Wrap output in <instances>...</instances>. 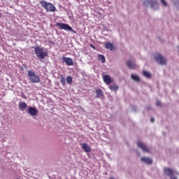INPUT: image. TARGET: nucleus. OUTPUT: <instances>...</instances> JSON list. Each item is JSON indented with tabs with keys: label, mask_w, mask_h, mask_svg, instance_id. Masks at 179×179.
Returning <instances> with one entry per match:
<instances>
[{
	"label": "nucleus",
	"mask_w": 179,
	"mask_h": 179,
	"mask_svg": "<svg viewBox=\"0 0 179 179\" xmlns=\"http://www.w3.org/2000/svg\"><path fill=\"white\" fill-rule=\"evenodd\" d=\"M42 8H44L46 12H57V8L52 3L47 2L44 0L39 1Z\"/></svg>",
	"instance_id": "obj_2"
},
{
	"label": "nucleus",
	"mask_w": 179,
	"mask_h": 179,
	"mask_svg": "<svg viewBox=\"0 0 179 179\" xmlns=\"http://www.w3.org/2000/svg\"><path fill=\"white\" fill-rule=\"evenodd\" d=\"M19 108H20V110H24V108H27V103H26V102H20Z\"/></svg>",
	"instance_id": "obj_16"
},
{
	"label": "nucleus",
	"mask_w": 179,
	"mask_h": 179,
	"mask_svg": "<svg viewBox=\"0 0 179 179\" xmlns=\"http://www.w3.org/2000/svg\"><path fill=\"white\" fill-rule=\"evenodd\" d=\"M82 148L85 152H86V153L90 152L91 149H90V146H89V144L83 143Z\"/></svg>",
	"instance_id": "obj_13"
},
{
	"label": "nucleus",
	"mask_w": 179,
	"mask_h": 179,
	"mask_svg": "<svg viewBox=\"0 0 179 179\" xmlns=\"http://www.w3.org/2000/svg\"><path fill=\"white\" fill-rule=\"evenodd\" d=\"M34 53L39 59H44L45 57H48V51L45 50L44 48H41L40 46L35 48Z\"/></svg>",
	"instance_id": "obj_1"
},
{
	"label": "nucleus",
	"mask_w": 179,
	"mask_h": 179,
	"mask_svg": "<svg viewBox=\"0 0 179 179\" xmlns=\"http://www.w3.org/2000/svg\"><path fill=\"white\" fill-rule=\"evenodd\" d=\"M66 82L69 85H71V83H72V77L68 76L66 78Z\"/></svg>",
	"instance_id": "obj_22"
},
{
	"label": "nucleus",
	"mask_w": 179,
	"mask_h": 179,
	"mask_svg": "<svg viewBox=\"0 0 179 179\" xmlns=\"http://www.w3.org/2000/svg\"><path fill=\"white\" fill-rule=\"evenodd\" d=\"M131 78L135 82H137V83L141 82V78H139V77L135 74H131Z\"/></svg>",
	"instance_id": "obj_17"
},
{
	"label": "nucleus",
	"mask_w": 179,
	"mask_h": 179,
	"mask_svg": "<svg viewBox=\"0 0 179 179\" xmlns=\"http://www.w3.org/2000/svg\"><path fill=\"white\" fill-rule=\"evenodd\" d=\"M90 47H91V48H93V50H96V47H94L93 44H90Z\"/></svg>",
	"instance_id": "obj_26"
},
{
	"label": "nucleus",
	"mask_w": 179,
	"mask_h": 179,
	"mask_svg": "<svg viewBox=\"0 0 179 179\" xmlns=\"http://www.w3.org/2000/svg\"><path fill=\"white\" fill-rule=\"evenodd\" d=\"M113 50H114V47H113Z\"/></svg>",
	"instance_id": "obj_33"
},
{
	"label": "nucleus",
	"mask_w": 179,
	"mask_h": 179,
	"mask_svg": "<svg viewBox=\"0 0 179 179\" xmlns=\"http://www.w3.org/2000/svg\"><path fill=\"white\" fill-rule=\"evenodd\" d=\"M110 179H113V178H110Z\"/></svg>",
	"instance_id": "obj_32"
},
{
	"label": "nucleus",
	"mask_w": 179,
	"mask_h": 179,
	"mask_svg": "<svg viewBox=\"0 0 179 179\" xmlns=\"http://www.w3.org/2000/svg\"><path fill=\"white\" fill-rule=\"evenodd\" d=\"M150 121H151V122H155V119L153 117H152Z\"/></svg>",
	"instance_id": "obj_27"
},
{
	"label": "nucleus",
	"mask_w": 179,
	"mask_h": 179,
	"mask_svg": "<svg viewBox=\"0 0 179 179\" xmlns=\"http://www.w3.org/2000/svg\"><path fill=\"white\" fill-rule=\"evenodd\" d=\"M148 3L150 4L151 8H155V6H156V5H157V2L156 1H153V0H146Z\"/></svg>",
	"instance_id": "obj_20"
},
{
	"label": "nucleus",
	"mask_w": 179,
	"mask_h": 179,
	"mask_svg": "<svg viewBox=\"0 0 179 179\" xmlns=\"http://www.w3.org/2000/svg\"><path fill=\"white\" fill-rule=\"evenodd\" d=\"M155 59L156 62H157V64H159L160 65H166V64H167V60L166 59V58H164L163 56H162V55L157 53L155 56Z\"/></svg>",
	"instance_id": "obj_5"
},
{
	"label": "nucleus",
	"mask_w": 179,
	"mask_h": 179,
	"mask_svg": "<svg viewBox=\"0 0 179 179\" xmlns=\"http://www.w3.org/2000/svg\"><path fill=\"white\" fill-rule=\"evenodd\" d=\"M141 162H143V163H146L147 164H152V159L145 157L141 158Z\"/></svg>",
	"instance_id": "obj_14"
},
{
	"label": "nucleus",
	"mask_w": 179,
	"mask_h": 179,
	"mask_svg": "<svg viewBox=\"0 0 179 179\" xmlns=\"http://www.w3.org/2000/svg\"><path fill=\"white\" fill-rule=\"evenodd\" d=\"M109 87H110V90H113V86H110Z\"/></svg>",
	"instance_id": "obj_29"
},
{
	"label": "nucleus",
	"mask_w": 179,
	"mask_h": 179,
	"mask_svg": "<svg viewBox=\"0 0 179 179\" xmlns=\"http://www.w3.org/2000/svg\"><path fill=\"white\" fill-rule=\"evenodd\" d=\"M103 80L106 85H110L113 82V80L111 79V77L108 75H105L102 76Z\"/></svg>",
	"instance_id": "obj_8"
},
{
	"label": "nucleus",
	"mask_w": 179,
	"mask_h": 179,
	"mask_svg": "<svg viewBox=\"0 0 179 179\" xmlns=\"http://www.w3.org/2000/svg\"><path fill=\"white\" fill-rule=\"evenodd\" d=\"M59 79L60 80V83L62 85V86H65V77L62 74H60L59 76Z\"/></svg>",
	"instance_id": "obj_19"
},
{
	"label": "nucleus",
	"mask_w": 179,
	"mask_h": 179,
	"mask_svg": "<svg viewBox=\"0 0 179 179\" xmlns=\"http://www.w3.org/2000/svg\"><path fill=\"white\" fill-rule=\"evenodd\" d=\"M164 173L166 176H169L171 178L173 177V176H174V171H173V169L169 168H165Z\"/></svg>",
	"instance_id": "obj_11"
},
{
	"label": "nucleus",
	"mask_w": 179,
	"mask_h": 179,
	"mask_svg": "<svg viewBox=\"0 0 179 179\" xmlns=\"http://www.w3.org/2000/svg\"><path fill=\"white\" fill-rule=\"evenodd\" d=\"M171 179H177V178H176V177H171Z\"/></svg>",
	"instance_id": "obj_28"
},
{
	"label": "nucleus",
	"mask_w": 179,
	"mask_h": 179,
	"mask_svg": "<svg viewBox=\"0 0 179 179\" xmlns=\"http://www.w3.org/2000/svg\"><path fill=\"white\" fill-rule=\"evenodd\" d=\"M96 99H100V97H103L104 96V94L103 93V90H101V89H96Z\"/></svg>",
	"instance_id": "obj_12"
},
{
	"label": "nucleus",
	"mask_w": 179,
	"mask_h": 179,
	"mask_svg": "<svg viewBox=\"0 0 179 179\" xmlns=\"http://www.w3.org/2000/svg\"><path fill=\"white\" fill-rule=\"evenodd\" d=\"M104 47L106 48V50H110V51H113V43L110 42H106L104 43Z\"/></svg>",
	"instance_id": "obj_15"
},
{
	"label": "nucleus",
	"mask_w": 179,
	"mask_h": 179,
	"mask_svg": "<svg viewBox=\"0 0 179 179\" xmlns=\"http://www.w3.org/2000/svg\"><path fill=\"white\" fill-rule=\"evenodd\" d=\"M27 76L31 83H40V82H41L40 80V76L36 74V72L31 70L28 71Z\"/></svg>",
	"instance_id": "obj_3"
},
{
	"label": "nucleus",
	"mask_w": 179,
	"mask_h": 179,
	"mask_svg": "<svg viewBox=\"0 0 179 179\" xmlns=\"http://www.w3.org/2000/svg\"><path fill=\"white\" fill-rule=\"evenodd\" d=\"M127 65L129 69H136V64H135V61H131L129 60L127 62Z\"/></svg>",
	"instance_id": "obj_10"
},
{
	"label": "nucleus",
	"mask_w": 179,
	"mask_h": 179,
	"mask_svg": "<svg viewBox=\"0 0 179 179\" xmlns=\"http://www.w3.org/2000/svg\"><path fill=\"white\" fill-rule=\"evenodd\" d=\"M148 110H150V107H148Z\"/></svg>",
	"instance_id": "obj_30"
},
{
	"label": "nucleus",
	"mask_w": 179,
	"mask_h": 179,
	"mask_svg": "<svg viewBox=\"0 0 179 179\" xmlns=\"http://www.w3.org/2000/svg\"><path fill=\"white\" fill-rule=\"evenodd\" d=\"M156 106H157L158 107H160V106H162V102L159 101H157L156 102Z\"/></svg>",
	"instance_id": "obj_25"
},
{
	"label": "nucleus",
	"mask_w": 179,
	"mask_h": 179,
	"mask_svg": "<svg viewBox=\"0 0 179 179\" xmlns=\"http://www.w3.org/2000/svg\"><path fill=\"white\" fill-rule=\"evenodd\" d=\"M63 62H65L68 66H71V65H73V60L71 57H62Z\"/></svg>",
	"instance_id": "obj_7"
},
{
	"label": "nucleus",
	"mask_w": 179,
	"mask_h": 179,
	"mask_svg": "<svg viewBox=\"0 0 179 179\" xmlns=\"http://www.w3.org/2000/svg\"><path fill=\"white\" fill-rule=\"evenodd\" d=\"M161 2L164 6H167V3L166 2V0H161Z\"/></svg>",
	"instance_id": "obj_24"
},
{
	"label": "nucleus",
	"mask_w": 179,
	"mask_h": 179,
	"mask_svg": "<svg viewBox=\"0 0 179 179\" xmlns=\"http://www.w3.org/2000/svg\"><path fill=\"white\" fill-rule=\"evenodd\" d=\"M138 146L140 148V149H142L143 152H145L146 153H149L150 152L146 145L142 142H138Z\"/></svg>",
	"instance_id": "obj_6"
},
{
	"label": "nucleus",
	"mask_w": 179,
	"mask_h": 179,
	"mask_svg": "<svg viewBox=\"0 0 179 179\" xmlns=\"http://www.w3.org/2000/svg\"><path fill=\"white\" fill-rule=\"evenodd\" d=\"M1 17V13H0V17Z\"/></svg>",
	"instance_id": "obj_31"
},
{
	"label": "nucleus",
	"mask_w": 179,
	"mask_h": 179,
	"mask_svg": "<svg viewBox=\"0 0 179 179\" xmlns=\"http://www.w3.org/2000/svg\"><path fill=\"white\" fill-rule=\"evenodd\" d=\"M143 74L145 78H147V79H150V78H152V75L148 71H144Z\"/></svg>",
	"instance_id": "obj_21"
},
{
	"label": "nucleus",
	"mask_w": 179,
	"mask_h": 179,
	"mask_svg": "<svg viewBox=\"0 0 179 179\" xmlns=\"http://www.w3.org/2000/svg\"><path fill=\"white\" fill-rule=\"evenodd\" d=\"M98 61H100L102 64H104V62H106V57L103 55H99Z\"/></svg>",
	"instance_id": "obj_18"
},
{
	"label": "nucleus",
	"mask_w": 179,
	"mask_h": 179,
	"mask_svg": "<svg viewBox=\"0 0 179 179\" xmlns=\"http://www.w3.org/2000/svg\"><path fill=\"white\" fill-rule=\"evenodd\" d=\"M113 90L114 91V92H117V90H118V86H117V85H113Z\"/></svg>",
	"instance_id": "obj_23"
},
{
	"label": "nucleus",
	"mask_w": 179,
	"mask_h": 179,
	"mask_svg": "<svg viewBox=\"0 0 179 179\" xmlns=\"http://www.w3.org/2000/svg\"><path fill=\"white\" fill-rule=\"evenodd\" d=\"M28 113L31 115L32 117H34V115H37V110L35 108H33L31 106H29L28 108Z\"/></svg>",
	"instance_id": "obj_9"
},
{
	"label": "nucleus",
	"mask_w": 179,
	"mask_h": 179,
	"mask_svg": "<svg viewBox=\"0 0 179 179\" xmlns=\"http://www.w3.org/2000/svg\"><path fill=\"white\" fill-rule=\"evenodd\" d=\"M56 26L59 27L60 30H66L67 31H72L73 33H76V31L72 29V27L68 24L57 22Z\"/></svg>",
	"instance_id": "obj_4"
}]
</instances>
